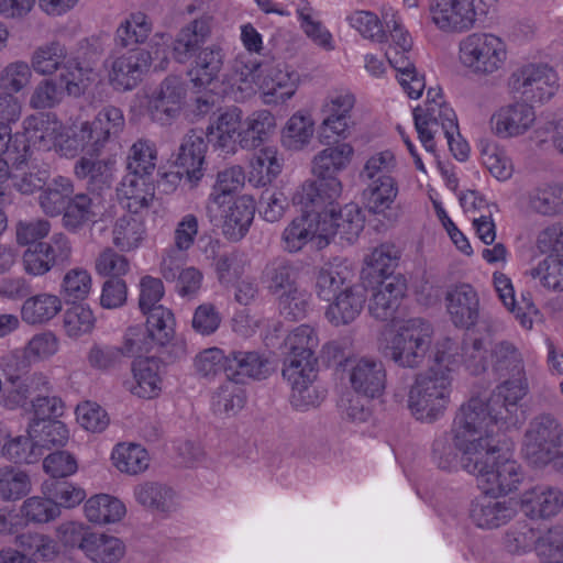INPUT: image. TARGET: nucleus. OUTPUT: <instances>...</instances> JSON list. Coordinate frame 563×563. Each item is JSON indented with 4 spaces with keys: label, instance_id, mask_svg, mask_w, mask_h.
Here are the masks:
<instances>
[{
    "label": "nucleus",
    "instance_id": "nucleus-15",
    "mask_svg": "<svg viewBox=\"0 0 563 563\" xmlns=\"http://www.w3.org/2000/svg\"><path fill=\"white\" fill-rule=\"evenodd\" d=\"M187 89L180 76L168 75L147 96L146 111L153 122L169 125L181 113Z\"/></svg>",
    "mask_w": 563,
    "mask_h": 563
},
{
    "label": "nucleus",
    "instance_id": "nucleus-28",
    "mask_svg": "<svg viewBox=\"0 0 563 563\" xmlns=\"http://www.w3.org/2000/svg\"><path fill=\"white\" fill-rule=\"evenodd\" d=\"M268 373L267 358L256 351L234 350L228 354L225 375L236 384H242L249 378H265Z\"/></svg>",
    "mask_w": 563,
    "mask_h": 563
},
{
    "label": "nucleus",
    "instance_id": "nucleus-61",
    "mask_svg": "<svg viewBox=\"0 0 563 563\" xmlns=\"http://www.w3.org/2000/svg\"><path fill=\"white\" fill-rule=\"evenodd\" d=\"M67 59V52L59 42H51L38 46L32 55L31 64L33 69L41 75H51Z\"/></svg>",
    "mask_w": 563,
    "mask_h": 563
},
{
    "label": "nucleus",
    "instance_id": "nucleus-57",
    "mask_svg": "<svg viewBox=\"0 0 563 563\" xmlns=\"http://www.w3.org/2000/svg\"><path fill=\"white\" fill-rule=\"evenodd\" d=\"M126 161L129 174L151 176L157 163L155 143L146 139H139L130 147Z\"/></svg>",
    "mask_w": 563,
    "mask_h": 563
},
{
    "label": "nucleus",
    "instance_id": "nucleus-37",
    "mask_svg": "<svg viewBox=\"0 0 563 563\" xmlns=\"http://www.w3.org/2000/svg\"><path fill=\"white\" fill-rule=\"evenodd\" d=\"M60 216L63 227L69 232L77 233L95 223L99 211L97 203L89 195L74 192Z\"/></svg>",
    "mask_w": 563,
    "mask_h": 563
},
{
    "label": "nucleus",
    "instance_id": "nucleus-9",
    "mask_svg": "<svg viewBox=\"0 0 563 563\" xmlns=\"http://www.w3.org/2000/svg\"><path fill=\"white\" fill-rule=\"evenodd\" d=\"M503 544L512 555H525L534 550L541 559L563 558V527L540 533L529 521H517L505 532Z\"/></svg>",
    "mask_w": 563,
    "mask_h": 563
},
{
    "label": "nucleus",
    "instance_id": "nucleus-4",
    "mask_svg": "<svg viewBox=\"0 0 563 563\" xmlns=\"http://www.w3.org/2000/svg\"><path fill=\"white\" fill-rule=\"evenodd\" d=\"M354 148L349 143H338L320 151L312 161L316 180L303 183L297 189V201L314 206H331L342 194L338 174L351 163Z\"/></svg>",
    "mask_w": 563,
    "mask_h": 563
},
{
    "label": "nucleus",
    "instance_id": "nucleus-55",
    "mask_svg": "<svg viewBox=\"0 0 563 563\" xmlns=\"http://www.w3.org/2000/svg\"><path fill=\"white\" fill-rule=\"evenodd\" d=\"M245 181V174L241 166L234 165L223 170H220L217 175L216 184L213 185L212 191L208 198L207 210L212 212L213 205L221 207L225 203L227 198L239 190Z\"/></svg>",
    "mask_w": 563,
    "mask_h": 563
},
{
    "label": "nucleus",
    "instance_id": "nucleus-44",
    "mask_svg": "<svg viewBox=\"0 0 563 563\" xmlns=\"http://www.w3.org/2000/svg\"><path fill=\"white\" fill-rule=\"evenodd\" d=\"M147 177L128 174L121 181L120 195L126 199V207L131 213L150 208L154 200L155 188Z\"/></svg>",
    "mask_w": 563,
    "mask_h": 563
},
{
    "label": "nucleus",
    "instance_id": "nucleus-8",
    "mask_svg": "<svg viewBox=\"0 0 563 563\" xmlns=\"http://www.w3.org/2000/svg\"><path fill=\"white\" fill-rule=\"evenodd\" d=\"M169 36L165 33H156L151 40L153 52L144 48H129L125 52L113 54L110 58L109 80L118 90H132L143 80L148 73L153 53L156 57L162 54L161 69H164L168 63Z\"/></svg>",
    "mask_w": 563,
    "mask_h": 563
},
{
    "label": "nucleus",
    "instance_id": "nucleus-34",
    "mask_svg": "<svg viewBox=\"0 0 563 563\" xmlns=\"http://www.w3.org/2000/svg\"><path fill=\"white\" fill-rule=\"evenodd\" d=\"M207 143L202 131L191 130L180 143L176 164L181 167L190 180H199L205 163Z\"/></svg>",
    "mask_w": 563,
    "mask_h": 563
},
{
    "label": "nucleus",
    "instance_id": "nucleus-29",
    "mask_svg": "<svg viewBox=\"0 0 563 563\" xmlns=\"http://www.w3.org/2000/svg\"><path fill=\"white\" fill-rule=\"evenodd\" d=\"M517 514L511 500H498L492 497L476 499L471 509V517L477 527L495 529L509 522Z\"/></svg>",
    "mask_w": 563,
    "mask_h": 563
},
{
    "label": "nucleus",
    "instance_id": "nucleus-22",
    "mask_svg": "<svg viewBox=\"0 0 563 563\" xmlns=\"http://www.w3.org/2000/svg\"><path fill=\"white\" fill-rule=\"evenodd\" d=\"M213 18L207 13L185 24L173 42V56L180 64L187 63L202 49L212 33Z\"/></svg>",
    "mask_w": 563,
    "mask_h": 563
},
{
    "label": "nucleus",
    "instance_id": "nucleus-49",
    "mask_svg": "<svg viewBox=\"0 0 563 563\" xmlns=\"http://www.w3.org/2000/svg\"><path fill=\"white\" fill-rule=\"evenodd\" d=\"M353 276L354 273L346 263L339 260L327 263L317 276L316 289L318 296L329 300L342 286L351 283Z\"/></svg>",
    "mask_w": 563,
    "mask_h": 563
},
{
    "label": "nucleus",
    "instance_id": "nucleus-64",
    "mask_svg": "<svg viewBox=\"0 0 563 563\" xmlns=\"http://www.w3.org/2000/svg\"><path fill=\"white\" fill-rule=\"evenodd\" d=\"M529 275L548 290L563 291V256H547L529 271Z\"/></svg>",
    "mask_w": 563,
    "mask_h": 563
},
{
    "label": "nucleus",
    "instance_id": "nucleus-5",
    "mask_svg": "<svg viewBox=\"0 0 563 563\" xmlns=\"http://www.w3.org/2000/svg\"><path fill=\"white\" fill-rule=\"evenodd\" d=\"M462 468L476 477L485 494H508L517 489L523 478L521 466L511 459L509 450H503L498 443L489 451L472 453L462 461Z\"/></svg>",
    "mask_w": 563,
    "mask_h": 563
},
{
    "label": "nucleus",
    "instance_id": "nucleus-20",
    "mask_svg": "<svg viewBox=\"0 0 563 563\" xmlns=\"http://www.w3.org/2000/svg\"><path fill=\"white\" fill-rule=\"evenodd\" d=\"M445 307L450 320L455 327L470 329L479 319V296L467 283L451 286L445 292Z\"/></svg>",
    "mask_w": 563,
    "mask_h": 563
},
{
    "label": "nucleus",
    "instance_id": "nucleus-7",
    "mask_svg": "<svg viewBox=\"0 0 563 563\" xmlns=\"http://www.w3.org/2000/svg\"><path fill=\"white\" fill-rule=\"evenodd\" d=\"M432 342V328L421 318L408 319L391 331L382 345L383 355L402 368H419Z\"/></svg>",
    "mask_w": 563,
    "mask_h": 563
},
{
    "label": "nucleus",
    "instance_id": "nucleus-24",
    "mask_svg": "<svg viewBox=\"0 0 563 563\" xmlns=\"http://www.w3.org/2000/svg\"><path fill=\"white\" fill-rule=\"evenodd\" d=\"M533 108L525 102H515L500 107L490 118L492 132L501 139L525 134L533 124Z\"/></svg>",
    "mask_w": 563,
    "mask_h": 563
},
{
    "label": "nucleus",
    "instance_id": "nucleus-2",
    "mask_svg": "<svg viewBox=\"0 0 563 563\" xmlns=\"http://www.w3.org/2000/svg\"><path fill=\"white\" fill-rule=\"evenodd\" d=\"M318 346V334L307 324L294 329L285 340L283 376L291 387V404L300 410L319 404V396L312 386L317 377L314 352Z\"/></svg>",
    "mask_w": 563,
    "mask_h": 563
},
{
    "label": "nucleus",
    "instance_id": "nucleus-33",
    "mask_svg": "<svg viewBox=\"0 0 563 563\" xmlns=\"http://www.w3.org/2000/svg\"><path fill=\"white\" fill-rule=\"evenodd\" d=\"M242 111L229 108L221 112L208 126V139L216 147L227 153L235 152L239 133L241 132Z\"/></svg>",
    "mask_w": 563,
    "mask_h": 563
},
{
    "label": "nucleus",
    "instance_id": "nucleus-58",
    "mask_svg": "<svg viewBox=\"0 0 563 563\" xmlns=\"http://www.w3.org/2000/svg\"><path fill=\"white\" fill-rule=\"evenodd\" d=\"M399 258V251L393 244H382L375 247L365 258L364 274L372 278H391V273Z\"/></svg>",
    "mask_w": 563,
    "mask_h": 563
},
{
    "label": "nucleus",
    "instance_id": "nucleus-21",
    "mask_svg": "<svg viewBox=\"0 0 563 563\" xmlns=\"http://www.w3.org/2000/svg\"><path fill=\"white\" fill-rule=\"evenodd\" d=\"M333 202L322 214V228L325 229L324 240L327 245L331 238L352 243L364 228V218L361 209L355 203H347L335 211Z\"/></svg>",
    "mask_w": 563,
    "mask_h": 563
},
{
    "label": "nucleus",
    "instance_id": "nucleus-45",
    "mask_svg": "<svg viewBox=\"0 0 563 563\" xmlns=\"http://www.w3.org/2000/svg\"><path fill=\"white\" fill-rule=\"evenodd\" d=\"M84 511L90 522L107 525L120 521L125 516L126 508L117 497L98 494L85 503Z\"/></svg>",
    "mask_w": 563,
    "mask_h": 563
},
{
    "label": "nucleus",
    "instance_id": "nucleus-50",
    "mask_svg": "<svg viewBox=\"0 0 563 563\" xmlns=\"http://www.w3.org/2000/svg\"><path fill=\"white\" fill-rule=\"evenodd\" d=\"M297 278L296 267L285 258L271 261L264 271L267 289L276 298L298 287Z\"/></svg>",
    "mask_w": 563,
    "mask_h": 563
},
{
    "label": "nucleus",
    "instance_id": "nucleus-63",
    "mask_svg": "<svg viewBox=\"0 0 563 563\" xmlns=\"http://www.w3.org/2000/svg\"><path fill=\"white\" fill-rule=\"evenodd\" d=\"M431 456L433 463L443 471H453L459 465L462 466V454L453 440L452 430L434 439Z\"/></svg>",
    "mask_w": 563,
    "mask_h": 563
},
{
    "label": "nucleus",
    "instance_id": "nucleus-1",
    "mask_svg": "<svg viewBox=\"0 0 563 563\" xmlns=\"http://www.w3.org/2000/svg\"><path fill=\"white\" fill-rule=\"evenodd\" d=\"M459 346L450 339L435 343L430 367L416 376L408 395V407L420 421L441 418L451 402L454 374L461 366Z\"/></svg>",
    "mask_w": 563,
    "mask_h": 563
},
{
    "label": "nucleus",
    "instance_id": "nucleus-16",
    "mask_svg": "<svg viewBox=\"0 0 563 563\" xmlns=\"http://www.w3.org/2000/svg\"><path fill=\"white\" fill-rule=\"evenodd\" d=\"M509 87L528 101L544 102L554 96L558 76L548 65L528 64L511 74Z\"/></svg>",
    "mask_w": 563,
    "mask_h": 563
},
{
    "label": "nucleus",
    "instance_id": "nucleus-59",
    "mask_svg": "<svg viewBox=\"0 0 563 563\" xmlns=\"http://www.w3.org/2000/svg\"><path fill=\"white\" fill-rule=\"evenodd\" d=\"M529 207L543 216L563 212V186L553 184L537 187L529 192Z\"/></svg>",
    "mask_w": 563,
    "mask_h": 563
},
{
    "label": "nucleus",
    "instance_id": "nucleus-17",
    "mask_svg": "<svg viewBox=\"0 0 563 563\" xmlns=\"http://www.w3.org/2000/svg\"><path fill=\"white\" fill-rule=\"evenodd\" d=\"M479 0H430L429 13L432 23L445 33H463L471 30L477 20Z\"/></svg>",
    "mask_w": 563,
    "mask_h": 563
},
{
    "label": "nucleus",
    "instance_id": "nucleus-39",
    "mask_svg": "<svg viewBox=\"0 0 563 563\" xmlns=\"http://www.w3.org/2000/svg\"><path fill=\"white\" fill-rule=\"evenodd\" d=\"M255 213V203L247 195L235 198L229 207L223 222V234L232 240H241L249 231Z\"/></svg>",
    "mask_w": 563,
    "mask_h": 563
},
{
    "label": "nucleus",
    "instance_id": "nucleus-56",
    "mask_svg": "<svg viewBox=\"0 0 563 563\" xmlns=\"http://www.w3.org/2000/svg\"><path fill=\"white\" fill-rule=\"evenodd\" d=\"M282 172V162L274 146H266L254 154L251 159V180L265 186L272 183Z\"/></svg>",
    "mask_w": 563,
    "mask_h": 563
},
{
    "label": "nucleus",
    "instance_id": "nucleus-25",
    "mask_svg": "<svg viewBox=\"0 0 563 563\" xmlns=\"http://www.w3.org/2000/svg\"><path fill=\"white\" fill-rule=\"evenodd\" d=\"M406 289L405 279L399 276L379 280L369 299V313L382 321L393 319L405 297Z\"/></svg>",
    "mask_w": 563,
    "mask_h": 563
},
{
    "label": "nucleus",
    "instance_id": "nucleus-38",
    "mask_svg": "<svg viewBox=\"0 0 563 563\" xmlns=\"http://www.w3.org/2000/svg\"><path fill=\"white\" fill-rule=\"evenodd\" d=\"M74 192L73 180L66 176L57 175L46 181L37 197V202L44 214L58 217Z\"/></svg>",
    "mask_w": 563,
    "mask_h": 563
},
{
    "label": "nucleus",
    "instance_id": "nucleus-48",
    "mask_svg": "<svg viewBox=\"0 0 563 563\" xmlns=\"http://www.w3.org/2000/svg\"><path fill=\"white\" fill-rule=\"evenodd\" d=\"M62 310V300L47 292L29 297L21 307V319L31 325L52 320Z\"/></svg>",
    "mask_w": 563,
    "mask_h": 563
},
{
    "label": "nucleus",
    "instance_id": "nucleus-53",
    "mask_svg": "<svg viewBox=\"0 0 563 563\" xmlns=\"http://www.w3.org/2000/svg\"><path fill=\"white\" fill-rule=\"evenodd\" d=\"M136 213L120 217L113 227V243L121 251L137 249L145 238V227Z\"/></svg>",
    "mask_w": 563,
    "mask_h": 563
},
{
    "label": "nucleus",
    "instance_id": "nucleus-36",
    "mask_svg": "<svg viewBox=\"0 0 563 563\" xmlns=\"http://www.w3.org/2000/svg\"><path fill=\"white\" fill-rule=\"evenodd\" d=\"M521 505L531 518H549L561 510L563 497L556 488L537 486L522 494Z\"/></svg>",
    "mask_w": 563,
    "mask_h": 563
},
{
    "label": "nucleus",
    "instance_id": "nucleus-43",
    "mask_svg": "<svg viewBox=\"0 0 563 563\" xmlns=\"http://www.w3.org/2000/svg\"><path fill=\"white\" fill-rule=\"evenodd\" d=\"M91 131L99 146H104L117 140L125 128V118L123 111L114 106H106L99 110L92 121Z\"/></svg>",
    "mask_w": 563,
    "mask_h": 563
},
{
    "label": "nucleus",
    "instance_id": "nucleus-35",
    "mask_svg": "<svg viewBox=\"0 0 563 563\" xmlns=\"http://www.w3.org/2000/svg\"><path fill=\"white\" fill-rule=\"evenodd\" d=\"M386 57L389 64L397 70V78L404 91L411 99H418L426 88V81L410 59V51L389 46Z\"/></svg>",
    "mask_w": 563,
    "mask_h": 563
},
{
    "label": "nucleus",
    "instance_id": "nucleus-52",
    "mask_svg": "<svg viewBox=\"0 0 563 563\" xmlns=\"http://www.w3.org/2000/svg\"><path fill=\"white\" fill-rule=\"evenodd\" d=\"M314 122L309 114L294 113L286 122L282 132V142L292 151L305 148L312 140Z\"/></svg>",
    "mask_w": 563,
    "mask_h": 563
},
{
    "label": "nucleus",
    "instance_id": "nucleus-13",
    "mask_svg": "<svg viewBox=\"0 0 563 563\" xmlns=\"http://www.w3.org/2000/svg\"><path fill=\"white\" fill-rule=\"evenodd\" d=\"M165 292L159 278L146 275L140 280L139 307L148 324L151 334L161 344H166L174 335L175 318L173 312L159 305Z\"/></svg>",
    "mask_w": 563,
    "mask_h": 563
},
{
    "label": "nucleus",
    "instance_id": "nucleus-62",
    "mask_svg": "<svg viewBox=\"0 0 563 563\" xmlns=\"http://www.w3.org/2000/svg\"><path fill=\"white\" fill-rule=\"evenodd\" d=\"M58 351V340L51 331L37 333L31 338L23 350V361L18 371H26L30 362L44 361Z\"/></svg>",
    "mask_w": 563,
    "mask_h": 563
},
{
    "label": "nucleus",
    "instance_id": "nucleus-40",
    "mask_svg": "<svg viewBox=\"0 0 563 563\" xmlns=\"http://www.w3.org/2000/svg\"><path fill=\"white\" fill-rule=\"evenodd\" d=\"M128 388L140 398L151 399L158 396L162 390L158 362L154 358L135 361L133 363V382Z\"/></svg>",
    "mask_w": 563,
    "mask_h": 563
},
{
    "label": "nucleus",
    "instance_id": "nucleus-6",
    "mask_svg": "<svg viewBox=\"0 0 563 563\" xmlns=\"http://www.w3.org/2000/svg\"><path fill=\"white\" fill-rule=\"evenodd\" d=\"M397 165L390 150L376 152L365 161L360 178L365 185L362 196L369 212L385 213L395 202L398 196Z\"/></svg>",
    "mask_w": 563,
    "mask_h": 563
},
{
    "label": "nucleus",
    "instance_id": "nucleus-47",
    "mask_svg": "<svg viewBox=\"0 0 563 563\" xmlns=\"http://www.w3.org/2000/svg\"><path fill=\"white\" fill-rule=\"evenodd\" d=\"M125 552L123 542L113 536L91 532L86 540L84 553L95 563H117Z\"/></svg>",
    "mask_w": 563,
    "mask_h": 563
},
{
    "label": "nucleus",
    "instance_id": "nucleus-23",
    "mask_svg": "<svg viewBox=\"0 0 563 563\" xmlns=\"http://www.w3.org/2000/svg\"><path fill=\"white\" fill-rule=\"evenodd\" d=\"M350 382L358 395L371 399L378 398L386 388V368L380 360L361 357L351 366Z\"/></svg>",
    "mask_w": 563,
    "mask_h": 563
},
{
    "label": "nucleus",
    "instance_id": "nucleus-11",
    "mask_svg": "<svg viewBox=\"0 0 563 563\" xmlns=\"http://www.w3.org/2000/svg\"><path fill=\"white\" fill-rule=\"evenodd\" d=\"M562 430L550 415H542L530 422L526 431L522 453L536 466H543L558 459L562 448Z\"/></svg>",
    "mask_w": 563,
    "mask_h": 563
},
{
    "label": "nucleus",
    "instance_id": "nucleus-46",
    "mask_svg": "<svg viewBox=\"0 0 563 563\" xmlns=\"http://www.w3.org/2000/svg\"><path fill=\"white\" fill-rule=\"evenodd\" d=\"M490 357L493 371L499 377L526 375L522 353L514 343L509 341L495 343Z\"/></svg>",
    "mask_w": 563,
    "mask_h": 563
},
{
    "label": "nucleus",
    "instance_id": "nucleus-30",
    "mask_svg": "<svg viewBox=\"0 0 563 563\" xmlns=\"http://www.w3.org/2000/svg\"><path fill=\"white\" fill-rule=\"evenodd\" d=\"M365 301L366 289L363 285L346 286L329 305L325 312L327 319L336 327L349 324L360 316Z\"/></svg>",
    "mask_w": 563,
    "mask_h": 563
},
{
    "label": "nucleus",
    "instance_id": "nucleus-26",
    "mask_svg": "<svg viewBox=\"0 0 563 563\" xmlns=\"http://www.w3.org/2000/svg\"><path fill=\"white\" fill-rule=\"evenodd\" d=\"M63 123L55 114L40 112L26 117L23 121V131L29 146L48 151L55 148L62 132Z\"/></svg>",
    "mask_w": 563,
    "mask_h": 563
},
{
    "label": "nucleus",
    "instance_id": "nucleus-12",
    "mask_svg": "<svg viewBox=\"0 0 563 563\" xmlns=\"http://www.w3.org/2000/svg\"><path fill=\"white\" fill-rule=\"evenodd\" d=\"M429 121L417 119V132L426 151L434 153V137L443 135L452 154L459 161H465L468 157L470 146L461 137L457 124V118L452 108L431 109L427 114Z\"/></svg>",
    "mask_w": 563,
    "mask_h": 563
},
{
    "label": "nucleus",
    "instance_id": "nucleus-10",
    "mask_svg": "<svg viewBox=\"0 0 563 563\" xmlns=\"http://www.w3.org/2000/svg\"><path fill=\"white\" fill-rule=\"evenodd\" d=\"M459 57L462 65L473 74L488 76L504 67L507 60V45L495 34L476 32L462 38Z\"/></svg>",
    "mask_w": 563,
    "mask_h": 563
},
{
    "label": "nucleus",
    "instance_id": "nucleus-19",
    "mask_svg": "<svg viewBox=\"0 0 563 563\" xmlns=\"http://www.w3.org/2000/svg\"><path fill=\"white\" fill-rule=\"evenodd\" d=\"M300 77L287 67L265 65L257 81L264 104L278 106L292 98L299 87Z\"/></svg>",
    "mask_w": 563,
    "mask_h": 563
},
{
    "label": "nucleus",
    "instance_id": "nucleus-54",
    "mask_svg": "<svg viewBox=\"0 0 563 563\" xmlns=\"http://www.w3.org/2000/svg\"><path fill=\"white\" fill-rule=\"evenodd\" d=\"M114 466L122 473L137 475L150 465L147 451L140 444L120 443L111 454Z\"/></svg>",
    "mask_w": 563,
    "mask_h": 563
},
{
    "label": "nucleus",
    "instance_id": "nucleus-41",
    "mask_svg": "<svg viewBox=\"0 0 563 563\" xmlns=\"http://www.w3.org/2000/svg\"><path fill=\"white\" fill-rule=\"evenodd\" d=\"M276 120L268 110H258L244 121V128L239 133V145L244 150L261 146L274 132Z\"/></svg>",
    "mask_w": 563,
    "mask_h": 563
},
{
    "label": "nucleus",
    "instance_id": "nucleus-32",
    "mask_svg": "<svg viewBox=\"0 0 563 563\" xmlns=\"http://www.w3.org/2000/svg\"><path fill=\"white\" fill-rule=\"evenodd\" d=\"M101 151L91 131L89 121L70 126L63 125L59 142L57 143V152L62 156L75 157L81 152L92 156L98 155Z\"/></svg>",
    "mask_w": 563,
    "mask_h": 563
},
{
    "label": "nucleus",
    "instance_id": "nucleus-31",
    "mask_svg": "<svg viewBox=\"0 0 563 563\" xmlns=\"http://www.w3.org/2000/svg\"><path fill=\"white\" fill-rule=\"evenodd\" d=\"M224 56L223 48L218 44H211L196 53L189 70L194 86L207 88L217 80L223 68Z\"/></svg>",
    "mask_w": 563,
    "mask_h": 563
},
{
    "label": "nucleus",
    "instance_id": "nucleus-51",
    "mask_svg": "<svg viewBox=\"0 0 563 563\" xmlns=\"http://www.w3.org/2000/svg\"><path fill=\"white\" fill-rule=\"evenodd\" d=\"M97 77L98 74L91 65L82 64L77 58H67L59 76L67 93L74 97L81 96Z\"/></svg>",
    "mask_w": 563,
    "mask_h": 563
},
{
    "label": "nucleus",
    "instance_id": "nucleus-3",
    "mask_svg": "<svg viewBox=\"0 0 563 563\" xmlns=\"http://www.w3.org/2000/svg\"><path fill=\"white\" fill-rule=\"evenodd\" d=\"M507 416L490 406L488 398L473 396L462 404L452 423L453 440L460 448L462 461L472 453L492 450L497 442L494 437L507 429Z\"/></svg>",
    "mask_w": 563,
    "mask_h": 563
},
{
    "label": "nucleus",
    "instance_id": "nucleus-42",
    "mask_svg": "<svg viewBox=\"0 0 563 563\" xmlns=\"http://www.w3.org/2000/svg\"><path fill=\"white\" fill-rule=\"evenodd\" d=\"M153 32V22L145 13H130L115 31V42L124 48H135L144 44Z\"/></svg>",
    "mask_w": 563,
    "mask_h": 563
},
{
    "label": "nucleus",
    "instance_id": "nucleus-60",
    "mask_svg": "<svg viewBox=\"0 0 563 563\" xmlns=\"http://www.w3.org/2000/svg\"><path fill=\"white\" fill-rule=\"evenodd\" d=\"M134 497L142 506L166 512L174 507V492L158 483H143L134 488Z\"/></svg>",
    "mask_w": 563,
    "mask_h": 563
},
{
    "label": "nucleus",
    "instance_id": "nucleus-18",
    "mask_svg": "<svg viewBox=\"0 0 563 563\" xmlns=\"http://www.w3.org/2000/svg\"><path fill=\"white\" fill-rule=\"evenodd\" d=\"M355 96L347 89L331 91L321 108L322 134L324 143L330 144L331 135L346 139L352 124V110L355 106Z\"/></svg>",
    "mask_w": 563,
    "mask_h": 563
},
{
    "label": "nucleus",
    "instance_id": "nucleus-14",
    "mask_svg": "<svg viewBox=\"0 0 563 563\" xmlns=\"http://www.w3.org/2000/svg\"><path fill=\"white\" fill-rule=\"evenodd\" d=\"M292 202L301 207V214L292 219L282 234L284 250L294 253L300 251L309 241L318 240V246L327 245L325 229L322 228V214L329 206H314L297 201V191Z\"/></svg>",
    "mask_w": 563,
    "mask_h": 563
},
{
    "label": "nucleus",
    "instance_id": "nucleus-27",
    "mask_svg": "<svg viewBox=\"0 0 563 563\" xmlns=\"http://www.w3.org/2000/svg\"><path fill=\"white\" fill-rule=\"evenodd\" d=\"M529 389L526 375L509 376L499 384L493 391L488 400L490 406L500 409L504 416H507V427L516 426L518 422V404L523 399Z\"/></svg>",
    "mask_w": 563,
    "mask_h": 563
}]
</instances>
